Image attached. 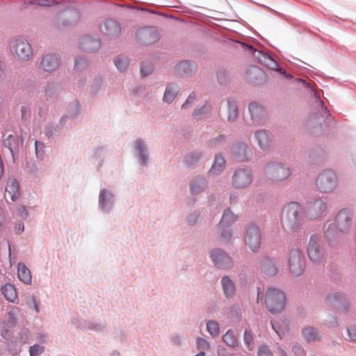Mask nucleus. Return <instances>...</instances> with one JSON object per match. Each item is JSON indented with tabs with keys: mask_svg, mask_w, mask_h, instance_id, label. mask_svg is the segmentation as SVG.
<instances>
[{
	"mask_svg": "<svg viewBox=\"0 0 356 356\" xmlns=\"http://www.w3.org/2000/svg\"><path fill=\"white\" fill-rule=\"evenodd\" d=\"M265 305L273 314L282 312L286 305L284 293L278 288L268 287L265 293Z\"/></svg>",
	"mask_w": 356,
	"mask_h": 356,
	"instance_id": "1",
	"label": "nucleus"
},
{
	"mask_svg": "<svg viewBox=\"0 0 356 356\" xmlns=\"http://www.w3.org/2000/svg\"><path fill=\"white\" fill-rule=\"evenodd\" d=\"M265 175L273 181H282L291 175V170L281 163H272L266 167Z\"/></svg>",
	"mask_w": 356,
	"mask_h": 356,
	"instance_id": "2",
	"label": "nucleus"
},
{
	"mask_svg": "<svg viewBox=\"0 0 356 356\" xmlns=\"http://www.w3.org/2000/svg\"><path fill=\"white\" fill-rule=\"evenodd\" d=\"M337 177L332 170H325L321 172L316 179V186L323 193L332 191L337 186Z\"/></svg>",
	"mask_w": 356,
	"mask_h": 356,
	"instance_id": "3",
	"label": "nucleus"
},
{
	"mask_svg": "<svg viewBox=\"0 0 356 356\" xmlns=\"http://www.w3.org/2000/svg\"><path fill=\"white\" fill-rule=\"evenodd\" d=\"M261 241L260 228L255 224H251L246 229L245 243L248 248L255 252L259 250Z\"/></svg>",
	"mask_w": 356,
	"mask_h": 356,
	"instance_id": "4",
	"label": "nucleus"
},
{
	"mask_svg": "<svg viewBox=\"0 0 356 356\" xmlns=\"http://www.w3.org/2000/svg\"><path fill=\"white\" fill-rule=\"evenodd\" d=\"M11 51L19 60H29L33 55L31 44L25 39H17L11 45Z\"/></svg>",
	"mask_w": 356,
	"mask_h": 356,
	"instance_id": "5",
	"label": "nucleus"
},
{
	"mask_svg": "<svg viewBox=\"0 0 356 356\" xmlns=\"http://www.w3.org/2000/svg\"><path fill=\"white\" fill-rule=\"evenodd\" d=\"M289 266L292 275H300L305 267L302 252L298 249H292L289 253Z\"/></svg>",
	"mask_w": 356,
	"mask_h": 356,
	"instance_id": "6",
	"label": "nucleus"
},
{
	"mask_svg": "<svg viewBox=\"0 0 356 356\" xmlns=\"http://www.w3.org/2000/svg\"><path fill=\"white\" fill-rule=\"evenodd\" d=\"M252 181V174L249 170H236L232 176V185L238 188L248 187Z\"/></svg>",
	"mask_w": 356,
	"mask_h": 356,
	"instance_id": "7",
	"label": "nucleus"
},
{
	"mask_svg": "<svg viewBox=\"0 0 356 356\" xmlns=\"http://www.w3.org/2000/svg\"><path fill=\"white\" fill-rule=\"evenodd\" d=\"M210 254L211 258L216 267L229 269L233 266L232 258L221 250H213Z\"/></svg>",
	"mask_w": 356,
	"mask_h": 356,
	"instance_id": "8",
	"label": "nucleus"
},
{
	"mask_svg": "<svg viewBox=\"0 0 356 356\" xmlns=\"http://www.w3.org/2000/svg\"><path fill=\"white\" fill-rule=\"evenodd\" d=\"M307 252L309 259L314 262H318L323 256V249L321 245L320 238L316 236L310 238Z\"/></svg>",
	"mask_w": 356,
	"mask_h": 356,
	"instance_id": "9",
	"label": "nucleus"
},
{
	"mask_svg": "<svg viewBox=\"0 0 356 356\" xmlns=\"http://www.w3.org/2000/svg\"><path fill=\"white\" fill-rule=\"evenodd\" d=\"M138 40L143 44H151L159 40L158 32L152 27L141 29L136 33Z\"/></svg>",
	"mask_w": 356,
	"mask_h": 356,
	"instance_id": "10",
	"label": "nucleus"
},
{
	"mask_svg": "<svg viewBox=\"0 0 356 356\" xmlns=\"http://www.w3.org/2000/svg\"><path fill=\"white\" fill-rule=\"evenodd\" d=\"M59 65L58 58L54 54H47L40 62V67L45 72H51L56 70Z\"/></svg>",
	"mask_w": 356,
	"mask_h": 356,
	"instance_id": "11",
	"label": "nucleus"
},
{
	"mask_svg": "<svg viewBox=\"0 0 356 356\" xmlns=\"http://www.w3.org/2000/svg\"><path fill=\"white\" fill-rule=\"evenodd\" d=\"M249 112L251 120L255 123L260 122L266 116V112L264 106L256 102H252L249 104Z\"/></svg>",
	"mask_w": 356,
	"mask_h": 356,
	"instance_id": "12",
	"label": "nucleus"
},
{
	"mask_svg": "<svg viewBox=\"0 0 356 356\" xmlns=\"http://www.w3.org/2000/svg\"><path fill=\"white\" fill-rule=\"evenodd\" d=\"M326 209V204L322 200H316L309 203L307 215L310 218H316Z\"/></svg>",
	"mask_w": 356,
	"mask_h": 356,
	"instance_id": "13",
	"label": "nucleus"
},
{
	"mask_svg": "<svg viewBox=\"0 0 356 356\" xmlns=\"http://www.w3.org/2000/svg\"><path fill=\"white\" fill-rule=\"evenodd\" d=\"M337 227L339 230L345 233L347 232L351 226V218L349 213L345 211H340L336 218Z\"/></svg>",
	"mask_w": 356,
	"mask_h": 356,
	"instance_id": "14",
	"label": "nucleus"
},
{
	"mask_svg": "<svg viewBox=\"0 0 356 356\" xmlns=\"http://www.w3.org/2000/svg\"><path fill=\"white\" fill-rule=\"evenodd\" d=\"M254 141L262 149H268L272 144L271 138L265 130H258L254 134Z\"/></svg>",
	"mask_w": 356,
	"mask_h": 356,
	"instance_id": "15",
	"label": "nucleus"
},
{
	"mask_svg": "<svg viewBox=\"0 0 356 356\" xmlns=\"http://www.w3.org/2000/svg\"><path fill=\"white\" fill-rule=\"evenodd\" d=\"M6 193L10 196L13 202H15L19 197V187L17 181L14 178H9L7 182Z\"/></svg>",
	"mask_w": 356,
	"mask_h": 356,
	"instance_id": "16",
	"label": "nucleus"
},
{
	"mask_svg": "<svg viewBox=\"0 0 356 356\" xmlns=\"http://www.w3.org/2000/svg\"><path fill=\"white\" fill-rule=\"evenodd\" d=\"M221 284L223 293L227 298H232L235 296L236 286L234 281L229 276L222 277Z\"/></svg>",
	"mask_w": 356,
	"mask_h": 356,
	"instance_id": "17",
	"label": "nucleus"
},
{
	"mask_svg": "<svg viewBox=\"0 0 356 356\" xmlns=\"http://www.w3.org/2000/svg\"><path fill=\"white\" fill-rule=\"evenodd\" d=\"M285 211L290 220H298L302 213V207L298 202H290L285 207Z\"/></svg>",
	"mask_w": 356,
	"mask_h": 356,
	"instance_id": "18",
	"label": "nucleus"
},
{
	"mask_svg": "<svg viewBox=\"0 0 356 356\" xmlns=\"http://www.w3.org/2000/svg\"><path fill=\"white\" fill-rule=\"evenodd\" d=\"M81 44L86 51L92 52L100 47V41L94 38L86 36L81 40Z\"/></svg>",
	"mask_w": 356,
	"mask_h": 356,
	"instance_id": "19",
	"label": "nucleus"
},
{
	"mask_svg": "<svg viewBox=\"0 0 356 356\" xmlns=\"http://www.w3.org/2000/svg\"><path fill=\"white\" fill-rule=\"evenodd\" d=\"M17 276L19 279L26 284L31 283L32 277L30 270L22 263L18 264Z\"/></svg>",
	"mask_w": 356,
	"mask_h": 356,
	"instance_id": "20",
	"label": "nucleus"
},
{
	"mask_svg": "<svg viewBox=\"0 0 356 356\" xmlns=\"http://www.w3.org/2000/svg\"><path fill=\"white\" fill-rule=\"evenodd\" d=\"M179 92V87L173 83L167 86L164 92L163 100L166 103H171L177 97Z\"/></svg>",
	"mask_w": 356,
	"mask_h": 356,
	"instance_id": "21",
	"label": "nucleus"
},
{
	"mask_svg": "<svg viewBox=\"0 0 356 356\" xmlns=\"http://www.w3.org/2000/svg\"><path fill=\"white\" fill-rule=\"evenodd\" d=\"M304 339L308 342H313L321 339V335L317 329L312 327H307L302 331Z\"/></svg>",
	"mask_w": 356,
	"mask_h": 356,
	"instance_id": "22",
	"label": "nucleus"
},
{
	"mask_svg": "<svg viewBox=\"0 0 356 356\" xmlns=\"http://www.w3.org/2000/svg\"><path fill=\"white\" fill-rule=\"evenodd\" d=\"M175 68L176 71L179 74L183 72L184 74H189L195 71L196 66L193 63L189 61H184L176 65Z\"/></svg>",
	"mask_w": 356,
	"mask_h": 356,
	"instance_id": "23",
	"label": "nucleus"
},
{
	"mask_svg": "<svg viewBox=\"0 0 356 356\" xmlns=\"http://www.w3.org/2000/svg\"><path fill=\"white\" fill-rule=\"evenodd\" d=\"M106 34L109 35H117L120 33V26L119 24L113 20H108L104 24Z\"/></svg>",
	"mask_w": 356,
	"mask_h": 356,
	"instance_id": "24",
	"label": "nucleus"
},
{
	"mask_svg": "<svg viewBox=\"0 0 356 356\" xmlns=\"http://www.w3.org/2000/svg\"><path fill=\"white\" fill-rule=\"evenodd\" d=\"M1 292L4 297L10 302H14L17 298L15 287L11 284H6L1 287Z\"/></svg>",
	"mask_w": 356,
	"mask_h": 356,
	"instance_id": "25",
	"label": "nucleus"
},
{
	"mask_svg": "<svg viewBox=\"0 0 356 356\" xmlns=\"http://www.w3.org/2000/svg\"><path fill=\"white\" fill-rule=\"evenodd\" d=\"M262 270L267 275H275L278 269L274 260L267 259L262 264Z\"/></svg>",
	"mask_w": 356,
	"mask_h": 356,
	"instance_id": "26",
	"label": "nucleus"
},
{
	"mask_svg": "<svg viewBox=\"0 0 356 356\" xmlns=\"http://www.w3.org/2000/svg\"><path fill=\"white\" fill-rule=\"evenodd\" d=\"M225 165V160L222 156H216L215 158L214 163L209 170L211 174H218L220 172Z\"/></svg>",
	"mask_w": 356,
	"mask_h": 356,
	"instance_id": "27",
	"label": "nucleus"
},
{
	"mask_svg": "<svg viewBox=\"0 0 356 356\" xmlns=\"http://www.w3.org/2000/svg\"><path fill=\"white\" fill-rule=\"evenodd\" d=\"M227 104V120L229 122H234L238 118V106L236 102L234 100H229Z\"/></svg>",
	"mask_w": 356,
	"mask_h": 356,
	"instance_id": "28",
	"label": "nucleus"
},
{
	"mask_svg": "<svg viewBox=\"0 0 356 356\" xmlns=\"http://www.w3.org/2000/svg\"><path fill=\"white\" fill-rule=\"evenodd\" d=\"M222 341L228 346L232 348L237 347L238 342L234 331L229 330L223 336Z\"/></svg>",
	"mask_w": 356,
	"mask_h": 356,
	"instance_id": "29",
	"label": "nucleus"
},
{
	"mask_svg": "<svg viewBox=\"0 0 356 356\" xmlns=\"http://www.w3.org/2000/svg\"><path fill=\"white\" fill-rule=\"evenodd\" d=\"M236 218L237 217L230 210H226L222 214L220 225L221 227H226L229 226V224L234 222Z\"/></svg>",
	"mask_w": 356,
	"mask_h": 356,
	"instance_id": "30",
	"label": "nucleus"
},
{
	"mask_svg": "<svg viewBox=\"0 0 356 356\" xmlns=\"http://www.w3.org/2000/svg\"><path fill=\"white\" fill-rule=\"evenodd\" d=\"M135 148L140 154L141 163L143 165L146 164L148 160V156L146 154L145 145L140 139L136 140Z\"/></svg>",
	"mask_w": 356,
	"mask_h": 356,
	"instance_id": "31",
	"label": "nucleus"
},
{
	"mask_svg": "<svg viewBox=\"0 0 356 356\" xmlns=\"http://www.w3.org/2000/svg\"><path fill=\"white\" fill-rule=\"evenodd\" d=\"M206 181L203 178L198 177L195 179L191 183V190L193 194H197L202 191L205 187Z\"/></svg>",
	"mask_w": 356,
	"mask_h": 356,
	"instance_id": "32",
	"label": "nucleus"
},
{
	"mask_svg": "<svg viewBox=\"0 0 356 356\" xmlns=\"http://www.w3.org/2000/svg\"><path fill=\"white\" fill-rule=\"evenodd\" d=\"M211 111V106L206 104L202 107L196 108L193 112V116L197 119H202L207 117Z\"/></svg>",
	"mask_w": 356,
	"mask_h": 356,
	"instance_id": "33",
	"label": "nucleus"
},
{
	"mask_svg": "<svg viewBox=\"0 0 356 356\" xmlns=\"http://www.w3.org/2000/svg\"><path fill=\"white\" fill-rule=\"evenodd\" d=\"M112 203V195L107 193L106 190H102L99 194V204L103 209H106L107 206Z\"/></svg>",
	"mask_w": 356,
	"mask_h": 356,
	"instance_id": "34",
	"label": "nucleus"
},
{
	"mask_svg": "<svg viewBox=\"0 0 356 356\" xmlns=\"http://www.w3.org/2000/svg\"><path fill=\"white\" fill-rule=\"evenodd\" d=\"M201 155L197 152L189 154L185 159L186 165L190 168H193L199 163Z\"/></svg>",
	"mask_w": 356,
	"mask_h": 356,
	"instance_id": "35",
	"label": "nucleus"
},
{
	"mask_svg": "<svg viewBox=\"0 0 356 356\" xmlns=\"http://www.w3.org/2000/svg\"><path fill=\"white\" fill-rule=\"evenodd\" d=\"M207 330L213 337L218 336L220 327L218 323L215 321H209L207 323Z\"/></svg>",
	"mask_w": 356,
	"mask_h": 356,
	"instance_id": "36",
	"label": "nucleus"
},
{
	"mask_svg": "<svg viewBox=\"0 0 356 356\" xmlns=\"http://www.w3.org/2000/svg\"><path fill=\"white\" fill-rule=\"evenodd\" d=\"M128 60L126 58L118 57L115 60V65L121 71L124 70L128 66Z\"/></svg>",
	"mask_w": 356,
	"mask_h": 356,
	"instance_id": "37",
	"label": "nucleus"
},
{
	"mask_svg": "<svg viewBox=\"0 0 356 356\" xmlns=\"http://www.w3.org/2000/svg\"><path fill=\"white\" fill-rule=\"evenodd\" d=\"M44 346L35 344L29 348L30 356H39L44 352Z\"/></svg>",
	"mask_w": 356,
	"mask_h": 356,
	"instance_id": "38",
	"label": "nucleus"
},
{
	"mask_svg": "<svg viewBox=\"0 0 356 356\" xmlns=\"http://www.w3.org/2000/svg\"><path fill=\"white\" fill-rule=\"evenodd\" d=\"M209 343L204 339L198 337L196 339V347L198 350L204 351L209 349Z\"/></svg>",
	"mask_w": 356,
	"mask_h": 356,
	"instance_id": "39",
	"label": "nucleus"
},
{
	"mask_svg": "<svg viewBox=\"0 0 356 356\" xmlns=\"http://www.w3.org/2000/svg\"><path fill=\"white\" fill-rule=\"evenodd\" d=\"M244 342L249 350H252L254 348L253 338L252 334L249 330H245L244 332Z\"/></svg>",
	"mask_w": 356,
	"mask_h": 356,
	"instance_id": "40",
	"label": "nucleus"
},
{
	"mask_svg": "<svg viewBox=\"0 0 356 356\" xmlns=\"http://www.w3.org/2000/svg\"><path fill=\"white\" fill-rule=\"evenodd\" d=\"M258 356H273V355L267 346H262L259 348Z\"/></svg>",
	"mask_w": 356,
	"mask_h": 356,
	"instance_id": "41",
	"label": "nucleus"
},
{
	"mask_svg": "<svg viewBox=\"0 0 356 356\" xmlns=\"http://www.w3.org/2000/svg\"><path fill=\"white\" fill-rule=\"evenodd\" d=\"M195 98V94L194 92L191 93L187 98L186 102L181 106V108L185 109L191 106L194 103Z\"/></svg>",
	"mask_w": 356,
	"mask_h": 356,
	"instance_id": "42",
	"label": "nucleus"
},
{
	"mask_svg": "<svg viewBox=\"0 0 356 356\" xmlns=\"http://www.w3.org/2000/svg\"><path fill=\"white\" fill-rule=\"evenodd\" d=\"M35 154L38 157H42V149L44 147V145L42 143L35 140Z\"/></svg>",
	"mask_w": 356,
	"mask_h": 356,
	"instance_id": "43",
	"label": "nucleus"
},
{
	"mask_svg": "<svg viewBox=\"0 0 356 356\" xmlns=\"http://www.w3.org/2000/svg\"><path fill=\"white\" fill-rule=\"evenodd\" d=\"M348 333L350 340L356 341V325L350 326L348 328Z\"/></svg>",
	"mask_w": 356,
	"mask_h": 356,
	"instance_id": "44",
	"label": "nucleus"
},
{
	"mask_svg": "<svg viewBox=\"0 0 356 356\" xmlns=\"http://www.w3.org/2000/svg\"><path fill=\"white\" fill-rule=\"evenodd\" d=\"M293 353L297 356H304L305 355V350L304 349L298 345L293 346L292 348Z\"/></svg>",
	"mask_w": 356,
	"mask_h": 356,
	"instance_id": "45",
	"label": "nucleus"
},
{
	"mask_svg": "<svg viewBox=\"0 0 356 356\" xmlns=\"http://www.w3.org/2000/svg\"><path fill=\"white\" fill-rule=\"evenodd\" d=\"M237 148L238 149V152H244L245 151V147L243 145H238L237 146ZM236 147H234L233 148V153L235 154V156H236L238 158H240L241 159H243V158L241 156V154L239 152H238V151H236Z\"/></svg>",
	"mask_w": 356,
	"mask_h": 356,
	"instance_id": "46",
	"label": "nucleus"
},
{
	"mask_svg": "<svg viewBox=\"0 0 356 356\" xmlns=\"http://www.w3.org/2000/svg\"><path fill=\"white\" fill-rule=\"evenodd\" d=\"M18 212L19 216L22 218H26L28 216V212L24 206H19L18 208Z\"/></svg>",
	"mask_w": 356,
	"mask_h": 356,
	"instance_id": "47",
	"label": "nucleus"
},
{
	"mask_svg": "<svg viewBox=\"0 0 356 356\" xmlns=\"http://www.w3.org/2000/svg\"><path fill=\"white\" fill-rule=\"evenodd\" d=\"M218 355V356H235L233 353L227 351L225 348L219 349Z\"/></svg>",
	"mask_w": 356,
	"mask_h": 356,
	"instance_id": "48",
	"label": "nucleus"
},
{
	"mask_svg": "<svg viewBox=\"0 0 356 356\" xmlns=\"http://www.w3.org/2000/svg\"><path fill=\"white\" fill-rule=\"evenodd\" d=\"M231 232L229 230H224L222 232V238L225 240V241H228L231 238Z\"/></svg>",
	"mask_w": 356,
	"mask_h": 356,
	"instance_id": "49",
	"label": "nucleus"
},
{
	"mask_svg": "<svg viewBox=\"0 0 356 356\" xmlns=\"http://www.w3.org/2000/svg\"><path fill=\"white\" fill-rule=\"evenodd\" d=\"M253 73L259 77H262L264 75V73L262 70H261L259 68L254 67L252 68Z\"/></svg>",
	"mask_w": 356,
	"mask_h": 356,
	"instance_id": "50",
	"label": "nucleus"
},
{
	"mask_svg": "<svg viewBox=\"0 0 356 356\" xmlns=\"http://www.w3.org/2000/svg\"><path fill=\"white\" fill-rule=\"evenodd\" d=\"M342 298V296L338 293H334L333 295H330L327 297V300L330 302H332V299H335V300H340V299Z\"/></svg>",
	"mask_w": 356,
	"mask_h": 356,
	"instance_id": "51",
	"label": "nucleus"
},
{
	"mask_svg": "<svg viewBox=\"0 0 356 356\" xmlns=\"http://www.w3.org/2000/svg\"><path fill=\"white\" fill-rule=\"evenodd\" d=\"M24 223L22 222H19L15 227V230L18 233L22 232L24 231Z\"/></svg>",
	"mask_w": 356,
	"mask_h": 356,
	"instance_id": "52",
	"label": "nucleus"
},
{
	"mask_svg": "<svg viewBox=\"0 0 356 356\" xmlns=\"http://www.w3.org/2000/svg\"><path fill=\"white\" fill-rule=\"evenodd\" d=\"M272 327L273 328V330L277 332V334L280 337H282V334H284V332L282 331L280 329H278L276 326H275V323H272Z\"/></svg>",
	"mask_w": 356,
	"mask_h": 356,
	"instance_id": "53",
	"label": "nucleus"
},
{
	"mask_svg": "<svg viewBox=\"0 0 356 356\" xmlns=\"http://www.w3.org/2000/svg\"><path fill=\"white\" fill-rule=\"evenodd\" d=\"M82 62H83V60L81 58H80L79 60H76V63H75V67H76L78 70H81L82 69V66H81Z\"/></svg>",
	"mask_w": 356,
	"mask_h": 356,
	"instance_id": "54",
	"label": "nucleus"
},
{
	"mask_svg": "<svg viewBox=\"0 0 356 356\" xmlns=\"http://www.w3.org/2000/svg\"><path fill=\"white\" fill-rule=\"evenodd\" d=\"M332 228L329 227L328 229L326 231V236L330 240L332 239Z\"/></svg>",
	"mask_w": 356,
	"mask_h": 356,
	"instance_id": "55",
	"label": "nucleus"
},
{
	"mask_svg": "<svg viewBox=\"0 0 356 356\" xmlns=\"http://www.w3.org/2000/svg\"><path fill=\"white\" fill-rule=\"evenodd\" d=\"M279 350L282 356H286V353L283 348L279 347Z\"/></svg>",
	"mask_w": 356,
	"mask_h": 356,
	"instance_id": "56",
	"label": "nucleus"
},
{
	"mask_svg": "<svg viewBox=\"0 0 356 356\" xmlns=\"http://www.w3.org/2000/svg\"><path fill=\"white\" fill-rule=\"evenodd\" d=\"M33 302H34V307H35V311L37 312H39L38 305V304H37V302L35 301V298H33Z\"/></svg>",
	"mask_w": 356,
	"mask_h": 356,
	"instance_id": "57",
	"label": "nucleus"
},
{
	"mask_svg": "<svg viewBox=\"0 0 356 356\" xmlns=\"http://www.w3.org/2000/svg\"><path fill=\"white\" fill-rule=\"evenodd\" d=\"M37 338H38V339L39 341H43V342H44V341H45V340H44V339H45V336H44V335H41V336H40V337H38Z\"/></svg>",
	"mask_w": 356,
	"mask_h": 356,
	"instance_id": "58",
	"label": "nucleus"
},
{
	"mask_svg": "<svg viewBox=\"0 0 356 356\" xmlns=\"http://www.w3.org/2000/svg\"><path fill=\"white\" fill-rule=\"evenodd\" d=\"M140 71H141V73L143 74V75H144V76H147L148 74V73L145 74V70L143 67L141 68Z\"/></svg>",
	"mask_w": 356,
	"mask_h": 356,
	"instance_id": "59",
	"label": "nucleus"
},
{
	"mask_svg": "<svg viewBox=\"0 0 356 356\" xmlns=\"http://www.w3.org/2000/svg\"><path fill=\"white\" fill-rule=\"evenodd\" d=\"M3 213V209L0 207V216Z\"/></svg>",
	"mask_w": 356,
	"mask_h": 356,
	"instance_id": "60",
	"label": "nucleus"
},
{
	"mask_svg": "<svg viewBox=\"0 0 356 356\" xmlns=\"http://www.w3.org/2000/svg\"><path fill=\"white\" fill-rule=\"evenodd\" d=\"M24 110H25V108H24V107H22V112L23 113V112L24 111Z\"/></svg>",
	"mask_w": 356,
	"mask_h": 356,
	"instance_id": "61",
	"label": "nucleus"
},
{
	"mask_svg": "<svg viewBox=\"0 0 356 356\" xmlns=\"http://www.w3.org/2000/svg\"><path fill=\"white\" fill-rule=\"evenodd\" d=\"M1 173H2V169H0V176L1 175Z\"/></svg>",
	"mask_w": 356,
	"mask_h": 356,
	"instance_id": "62",
	"label": "nucleus"
},
{
	"mask_svg": "<svg viewBox=\"0 0 356 356\" xmlns=\"http://www.w3.org/2000/svg\"><path fill=\"white\" fill-rule=\"evenodd\" d=\"M1 334H2L3 337H4V338L6 337V336L4 335L3 333H2Z\"/></svg>",
	"mask_w": 356,
	"mask_h": 356,
	"instance_id": "63",
	"label": "nucleus"
}]
</instances>
